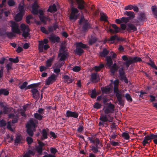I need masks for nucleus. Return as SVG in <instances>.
Listing matches in <instances>:
<instances>
[{
	"instance_id": "6",
	"label": "nucleus",
	"mask_w": 157,
	"mask_h": 157,
	"mask_svg": "<svg viewBox=\"0 0 157 157\" xmlns=\"http://www.w3.org/2000/svg\"><path fill=\"white\" fill-rule=\"evenodd\" d=\"M86 48V45L81 42L76 43V48L75 51V53L78 55H80L83 52V49Z\"/></svg>"
},
{
	"instance_id": "48",
	"label": "nucleus",
	"mask_w": 157,
	"mask_h": 157,
	"mask_svg": "<svg viewBox=\"0 0 157 157\" xmlns=\"http://www.w3.org/2000/svg\"><path fill=\"white\" fill-rule=\"evenodd\" d=\"M104 65L103 64H101L98 66L95 67H94V69L96 71H100L101 68L104 67Z\"/></svg>"
},
{
	"instance_id": "39",
	"label": "nucleus",
	"mask_w": 157,
	"mask_h": 157,
	"mask_svg": "<svg viewBox=\"0 0 157 157\" xmlns=\"http://www.w3.org/2000/svg\"><path fill=\"white\" fill-rule=\"evenodd\" d=\"M118 68V67L116 64L114 63L113 66L110 67V71L113 74Z\"/></svg>"
},
{
	"instance_id": "55",
	"label": "nucleus",
	"mask_w": 157,
	"mask_h": 157,
	"mask_svg": "<svg viewBox=\"0 0 157 157\" xmlns=\"http://www.w3.org/2000/svg\"><path fill=\"white\" fill-rule=\"evenodd\" d=\"M8 3L10 6H13L15 4V2L13 0H8Z\"/></svg>"
},
{
	"instance_id": "19",
	"label": "nucleus",
	"mask_w": 157,
	"mask_h": 157,
	"mask_svg": "<svg viewBox=\"0 0 157 157\" xmlns=\"http://www.w3.org/2000/svg\"><path fill=\"white\" fill-rule=\"evenodd\" d=\"M39 145L35 147V150L38 153L40 154L42 152V147L44 145V144L40 141H38Z\"/></svg>"
},
{
	"instance_id": "27",
	"label": "nucleus",
	"mask_w": 157,
	"mask_h": 157,
	"mask_svg": "<svg viewBox=\"0 0 157 157\" xmlns=\"http://www.w3.org/2000/svg\"><path fill=\"white\" fill-rule=\"evenodd\" d=\"M124 15L128 16L129 19H132L135 17V14L132 11H125L124 13Z\"/></svg>"
},
{
	"instance_id": "50",
	"label": "nucleus",
	"mask_w": 157,
	"mask_h": 157,
	"mask_svg": "<svg viewBox=\"0 0 157 157\" xmlns=\"http://www.w3.org/2000/svg\"><path fill=\"white\" fill-rule=\"evenodd\" d=\"M125 97L126 98L127 100L129 101V102H131L132 101V98L130 96V94H125Z\"/></svg>"
},
{
	"instance_id": "17",
	"label": "nucleus",
	"mask_w": 157,
	"mask_h": 157,
	"mask_svg": "<svg viewBox=\"0 0 157 157\" xmlns=\"http://www.w3.org/2000/svg\"><path fill=\"white\" fill-rule=\"evenodd\" d=\"M27 82H24L23 84L19 86V88L21 89H25V90L29 88H32L33 87H34L36 86V84H33L29 85L27 86Z\"/></svg>"
},
{
	"instance_id": "10",
	"label": "nucleus",
	"mask_w": 157,
	"mask_h": 157,
	"mask_svg": "<svg viewBox=\"0 0 157 157\" xmlns=\"http://www.w3.org/2000/svg\"><path fill=\"white\" fill-rule=\"evenodd\" d=\"M20 28L22 32V36L25 38L29 36V29L27 25L24 24H21L20 25Z\"/></svg>"
},
{
	"instance_id": "9",
	"label": "nucleus",
	"mask_w": 157,
	"mask_h": 157,
	"mask_svg": "<svg viewBox=\"0 0 157 157\" xmlns=\"http://www.w3.org/2000/svg\"><path fill=\"white\" fill-rule=\"evenodd\" d=\"M9 117L10 118H13V119L11 122L10 121L8 122L7 128L10 131H13V129L11 127V126H13V124L17 122V121L18 117L17 115L16 116H15L14 115L12 114H10L9 115Z\"/></svg>"
},
{
	"instance_id": "59",
	"label": "nucleus",
	"mask_w": 157,
	"mask_h": 157,
	"mask_svg": "<svg viewBox=\"0 0 157 157\" xmlns=\"http://www.w3.org/2000/svg\"><path fill=\"white\" fill-rule=\"evenodd\" d=\"M133 6L131 5H129L128 6L125 7L124 8V10H132V9Z\"/></svg>"
},
{
	"instance_id": "57",
	"label": "nucleus",
	"mask_w": 157,
	"mask_h": 157,
	"mask_svg": "<svg viewBox=\"0 0 157 157\" xmlns=\"http://www.w3.org/2000/svg\"><path fill=\"white\" fill-rule=\"evenodd\" d=\"M51 152L53 154H55L57 151V150L53 147H51L50 148Z\"/></svg>"
},
{
	"instance_id": "43",
	"label": "nucleus",
	"mask_w": 157,
	"mask_h": 157,
	"mask_svg": "<svg viewBox=\"0 0 157 157\" xmlns=\"http://www.w3.org/2000/svg\"><path fill=\"white\" fill-rule=\"evenodd\" d=\"M152 10L153 14L156 17H157V7L156 6H152L151 7Z\"/></svg>"
},
{
	"instance_id": "46",
	"label": "nucleus",
	"mask_w": 157,
	"mask_h": 157,
	"mask_svg": "<svg viewBox=\"0 0 157 157\" xmlns=\"http://www.w3.org/2000/svg\"><path fill=\"white\" fill-rule=\"evenodd\" d=\"M34 116L36 119L39 120H41L43 117V115H41V114H39L38 113H35Z\"/></svg>"
},
{
	"instance_id": "3",
	"label": "nucleus",
	"mask_w": 157,
	"mask_h": 157,
	"mask_svg": "<svg viewBox=\"0 0 157 157\" xmlns=\"http://www.w3.org/2000/svg\"><path fill=\"white\" fill-rule=\"evenodd\" d=\"M122 59L124 61H126L123 64L125 65L126 67L128 68L129 65L132 63H135L142 61V59L140 57L137 56L132 57L124 55L122 56Z\"/></svg>"
},
{
	"instance_id": "40",
	"label": "nucleus",
	"mask_w": 157,
	"mask_h": 157,
	"mask_svg": "<svg viewBox=\"0 0 157 157\" xmlns=\"http://www.w3.org/2000/svg\"><path fill=\"white\" fill-rule=\"evenodd\" d=\"M108 53V51L106 49H104L102 52L100 53V56L101 57H105L106 56Z\"/></svg>"
},
{
	"instance_id": "24",
	"label": "nucleus",
	"mask_w": 157,
	"mask_h": 157,
	"mask_svg": "<svg viewBox=\"0 0 157 157\" xmlns=\"http://www.w3.org/2000/svg\"><path fill=\"white\" fill-rule=\"evenodd\" d=\"M151 138L149 135H147L145 136L142 142V144L144 146H145L146 145H148L150 142L151 141Z\"/></svg>"
},
{
	"instance_id": "41",
	"label": "nucleus",
	"mask_w": 157,
	"mask_h": 157,
	"mask_svg": "<svg viewBox=\"0 0 157 157\" xmlns=\"http://www.w3.org/2000/svg\"><path fill=\"white\" fill-rule=\"evenodd\" d=\"M112 87L111 86L106 87L103 89L102 90L103 92L105 93H108L111 90H112Z\"/></svg>"
},
{
	"instance_id": "7",
	"label": "nucleus",
	"mask_w": 157,
	"mask_h": 157,
	"mask_svg": "<svg viewBox=\"0 0 157 157\" xmlns=\"http://www.w3.org/2000/svg\"><path fill=\"white\" fill-rule=\"evenodd\" d=\"M48 41V39H44L43 41H39L38 49L40 52H43L44 49L47 50L49 48V45L47 44Z\"/></svg>"
},
{
	"instance_id": "62",
	"label": "nucleus",
	"mask_w": 157,
	"mask_h": 157,
	"mask_svg": "<svg viewBox=\"0 0 157 157\" xmlns=\"http://www.w3.org/2000/svg\"><path fill=\"white\" fill-rule=\"evenodd\" d=\"M53 68L54 69V72L57 75H58L59 72H60V69L59 68H56L55 67H53Z\"/></svg>"
},
{
	"instance_id": "26",
	"label": "nucleus",
	"mask_w": 157,
	"mask_h": 157,
	"mask_svg": "<svg viewBox=\"0 0 157 157\" xmlns=\"http://www.w3.org/2000/svg\"><path fill=\"white\" fill-rule=\"evenodd\" d=\"M64 82L67 84L71 83L72 81V79L67 75H63V77Z\"/></svg>"
},
{
	"instance_id": "15",
	"label": "nucleus",
	"mask_w": 157,
	"mask_h": 157,
	"mask_svg": "<svg viewBox=\"0 0 157 157\" xmlns=\"http://www.w3.org/2000/svg\"><path fill=\"white\" fill-rule=\"evenodd\" d=\"M57 75L54 74H52L48 77L45 81V85H49L54 82L56 80Z\"/></svg>"
},
{
	"instance_id": "58",
	"label": "nucleus",
	"mask_w": 157,
	"mask_h": 157,
	"mask_svg": "<svg viewBox=\"0 0 157 157\" xmlns=\"http://www.w3.org/2000/svg\"><path fill=\"white\" fill-rule=\"evenodd\" d=\"M26 140L29 144H31L33 142L32 138L29 137H28L26 138Z\"/></svg>"
},
{
	"instance_id": "52",
	"label": "nucleus",
	"mask_w": 157,
	"mask_h": 157,
	"mask_svg": "<svg viewBox=\"0 0 157 157\" xmlns=\"http://www.w3.org/2000/svg\"><path fill=\"white\" fill-rule=\"evenodd\" d=\"M9 60L11 62H13L15 63H17L19 61L18 58L17 57L15 59L10 58L9 59Z\"/></svg>"
},
{
	"instance_id": "35",
	"label": "nucleus",
	"mask_w": 157,
	"mask_h": 157,
	"mask_svg": "<svg viewBox=\"0 0 157 157\" xmlns=\"http://www.w3.org/2000/svg\"><path fill=\"white\" fill-rule=\"evenodd\" d=\"M97 40V38L94 36H91L90 38L89 41V43L90 44H93Z\"/></svg>"
},
{
	"instance_id": "30",
	"label": "nucleus",
	"mask_w": 157,
	"mask_h": 157,
	"mask_svg": "<svg viewBox=\"0 0 157 157\" xmlns=\"http://www.w3.org/2000/svg\"><path fill=\"white\" fill-rule=\"evenodd\" d=\"M146 21L145 15L144 13H140L139 15L138 18V21L140 22H143Z\"/></svg>"
},
{
	"instance_id": "49",
	"label": "nucleus",
	"mask_w": 157,
	"mask_h": 157,
	"mask_svg": "<svg viewBox=\"0 0 157 157\" xmlns=\"http://www.w3.org/2000/svg\"><path fill=\"white\" fill-rule=\"evenodd\" d=\"M122 136L124 139L128 140L129 138V136L127 132H124L122 134Z\"/></svg>"
},
{
	"instance_id": "47",
	"label": "nucleus",
	"mask_w": 157,
	"mask_h": 157,
	"mask_svg": "<svg viewBox=\"0 0 157 157\" xmlns=\"http://www.w3.org/2000/svg\"><path fill=\"white\" fill-rule=\"evenodd\" d=\"M47 138V133L45 129H43L42 130V140H44L46 139Z\"/></svg>"
},
{
	"instance_id": "42",
	"label": "nucleus",
	"mask_w": 157,
	"mask_h": 157,
	"mask_svg": "<svg viewBox=\"0 0 157 157\" xmlns=\"http://www.w3.org/2000/svg\"><path fill=\"white\" fill-rule=\"evenodd\" d=\"M111 133H112L109 135V139L110 140H111L112 139H115L117 136V133L115 131Z\"/></svg>"
},
{
	"instance_id": "12",
	"label": "nucleus",
	"mask_w": 157,
	"mask_h": 157,
	"mask_svg": "<svg viewBox=\"0 0 157 157\" xmlns=\"http://www.w3.org/2000/svg\"><path fill=\"white\" fill-rule=\"evenodd\" d=\"M60 53L59 54L58 56L60 57V60H63L65 59L67 56V52L65 50L64 46H61V48L59 50Z\"/></svg>"
},
{
	"instance_id": "22",
	"label": "nucleus",
	"mask_w": 157,
	"mask_h": 157,
	"mask_svg": "<svg viewBox=\"0 0 157 157\" xmlns=\"http://www.w3.org/2000/svg\"><path fill=\"white\" fill-rule=\"evenodd\" d=\"M49 40L52 43H55L56 42H58L59 40V38L58 36H56L53 34L50 35L48 37Z\"/></svg>"
},
{
	"instance_id": "25",
	"label": "nucleus",
	"mask_w": 157,
	"mask_h": 157,
	"mask_svg": "<svg viewBox=\"0 0 157 157\" xmlns=\"http://www.w3.org/2000/svg\"><path fill=\"white\" fill-rule=\"evenodd\" d=\"M91 81L96 82H98L99 78L96 73H93L91 76Z\"/></svg>"
},
{
	"instance_id": "21",
	"label": "nucleus",
	"mask_w": 157,
	"mask_h": 157,
	"mask_svg": "<svg viewBox=\"0 0 157 157\" xmlns=\"http://www.w3.org/2000/svg\"><path fill=\"white\" fill-rule=\"evenodd\" d=\"M124 70L123 68H122L119 69V73L120 75L121 78L124 80V82L126 83H128V81L125 75Z\"/></svg>"
},
{
	"instance_id": "11",
	"label": "nucleus",
	"mask_w": 157,
	"mask_h": 157,
	"mask_svg": "<svg viewBox=\"0 0 157 157\" xmlns=\"http://www.w3.org/2000/svg\"><path fill=\"white\" fill-rule=\"evenodd\" d=\"M9 23L11 27L13 33L17 34L21 33L19 28V25L17 23L13 21H10Z\"/></svg>"
},
{
	"instance_id": "51",
	"label": "nucleus",
	"mask_w": 157,
	"mask_h": 157,
	"mask_svg": "<svg viewBox=\"0 0 157 157\" xmlns=\"http://www.w3.org/2000/svg\"><path fill=\"white\" fill-rule=\"evenodd\" d=\"M122 23H127L128 22L129 19L128 17H122L121 18Z\"/></svg>"
},
{
	"instance_id": "64",
	"label": "nucleus",
	"mask_w": 157,
	"mask_h": 157,
	"mask_svg": "<svg viewBox=\"0 0 157 157\" xmlns=\"http://www.w3.org/2000/svg\"><path fill=\"white\" fill-rule=\"evenodd\" d=\"M150 138H151V140L154 139H155L157 138V135H154L153 134H151L150 135H149Z\"/></svg>"
},
{
	"instance_id": "23",
	"label": "nucleus",
	"mask_w": 157,
	"mask_h": 157,
	"mask_svg": "<svg viewBox=\"0 0 157 157\" xmlns=\"http://www.w3.org/2000/svg\"><path fill=\"white\" fill-rule=\"evenodd\" d=\"M112 27L114 29V30L112 29L109 28L108 29V31L112 33H118L120 30V29L116 25L113 24L111 25Z\"/></svg>"
},
{
	"instance_id": "31",
	"label": "nucleus",
	"mask_w": 157,
	"mask_h": 157,
	"mask_svg": "<svg viewBox=\"0 0 157 157\" xmlns=\"http://www.w3.org/2000/svg\"><path fill=\"white\" fill-rule=\"evenodd\" d=\"M34 153L33 151L28 150L24 155L23 157H31L32 155H34Z\"/></svg>"
},
{
	"instance_id": "1",
	"label": "nucleus",
	"mask_w": 157,
	"mask_h": 157,
	"mask_svg": "<svg viewBox=\"0 0 157 157\" xmlns=\"http://www.w3.org/2000/svg\"><path fill=\"white\" fill-rule=\"evenodd\" d=\"M114 91L116 94V96L118 101V104L123 106L124 102L122 98L124 96V94L122 93V91L119 90L118 88L119 81L117 80H116L113 82Z\"/></svg>"
},
{
	"instance_id": "28",
	"label": "nucleus",
	"mask_w": 157,
	"mask_h": 157,
	"mask_svg": "<svg viewBox=\"0 0 157 157\" xmlns=\"http://www.w3.org/2000/svg\"><path fill=\"white\" fill-rule=\"evenodd\" d=\"M127 29L128 30H132L133 31H134L136 30V28L134 25L131 23H129L127 24Z\"/></svg>"
},
{
	"instance_id": "61",
	"label": "nucleus",
	"mask_w": 157,
	"mask_h": 157,
	"mask_svg": "<svg viewBox=\"0 0 157 157\" xmlns=\"http://www.w3.org/2000/svg\"><path fill=\"white\" fill-rule=\"evenodd\" d=\"M101 104H100L98 103H95L94 106V108L98 109L101 107Z\"/></svg>"
},
{
	"instance_id": "56",
	"label": "nucleus",
	"mask_w": 157,
	"mask_h": 157,
	"mask_svg": "<svg viewBox=\"0 0 157 157\" xmlns=\"http://www.w3.org/2000/svg\"><path fill=\"white\" fill-rule=\"evenodd\" d=\"M6 123L4 120H2L0 122V126L1 127H3L6 126Z\"/></svg>"
},
{
	"instance_id": "53",
	"label": "nucleus",
	"mask_w": 157,
	"mask_h": 157,
	"mask_svg": "<svg viewBox=\"0 0 157 157\" xmlns=\"http://www.w3.org/2000/svg\"><path fill=\"white\" fill-rule=\"evenodd\" d=\"M40 30L43 33L46 34H48L49 33L48 31L46 30L45 28L44 27H41L40 28Z\"/></svg>"
},
{
	"instance_id": "45",
	"label": "nucleus",
	"mask_w": 157,
	"mask_h": 157,
	"mask_svg": "<svg viewBox=\"0 0 157 157\" xmlns=\"http://www.w3.org/2000/svg\"><path fill=\"white\" fill-rule=\"evenodd\" d=\"M21 136L20 135H17L16 137L14 142L15 143H20L21 142Z\"/></svg>"
},
{
	"instance_id": "14",
	"label": "nucleus",
	"mask_w": 157,
	"mask_h": 157,
	"mask_svg": "<svg viewBox=\"0 0 157 157\" xmlns=\"http://www.w3.org/2000/svg\"><path fill=\"white\" fill-rule=\"evenodd\" d=\"M71 12L70 16V19L76 20L77 17L79 15L78 14V11L76 8L72 7L71 9Z\"/></svg>"
},
{
	"instance_id": "60",
	"label": "nucleus",
	"mask_w": 157,
	"mask_h": 157,
	"mask_svg": "<svg viewBox=\"0 0 157 157\" xmlns=\"http://www.w3.org/2000/svg\"><path fill=\"white\" fill-rule=\"evenodd\" d=\"M81 69L80 67L79 66H75L72 69L74 71L78 72Z\"/></svg>"
},
{
	"instance_id": "4",
	"label": "nucleus",
	"mask_w": 157,
	"mask_h": 157,
	"mask_svg": "<svg viewBox=\"0 0 157 157\" xmlns=\"http://www.w3.org/2000/svg\"><path fill=\"white\" fill-rule=\"evenodd\" d=\"M37 121L33 119H30L26 125L27 128V132L29 135L32 136L33 131L35 130V128L37 124Z\"/></svg>"
},
{
	"instance_id": "44",
	"label": "nucleus",
	"mask_w": 157,
	"mask_h": 157,
	"mask_svg": "<svg viewBox=\"0 0 157 157\" xmlns=\"http://www.w3.org/2000/svg\"><path fill=\"white\" fill-rule=\"evenodd\" d=\"M9 91L5 89H1L0 90V94H3L5 95H7L9 94Z\"/></svg>"
},
{
	"instance_id": "37",
	"label": "nucleus",
	"mask_w": 157,
	"mask_h": 157,
	"mask_svg": "<svg viewBox=\"0 0 157 157\" xmlns=\"http://www.w3.org/2000/svg\"><path fill=\"white\" fill-rule=\"evenodd\" d=\"M56 8L55 4H53L52 6H50L48 9V11L51 12H55L56 11Z\"/></svg>"
},
{
	"instance_id": "54",
	"label": "nucleus",
	"mask_w": 157,
	"mask_h": 157,
	"mask_svg": "<svg viewBox=\"0 0 157 157\" xmlns=\"http://www.w3.org/2000/svg\"><path fill=\"white\" fill-rule=\"evenodd\" d=\"M97 95L96 92L95 90L92 91L91 97L92 98H95Z\"/></svg>"
},
{
	"instance_id": "34",
	"label": "nucleus",
	"mask_w": 157,
	"mask_h": 157,
	"mask_svg": "<svg viewBox=\"0 0 157 157\" xmlns=\"http://www.w3.org/2000/svg\"><path fill=\"white\" fill-rule=\"evenodd\" d=\"M107 64V66L110 67L112 64L113 61L110 56H107L106 57Z\"/></svg>"
},
{
	"instance_id": "18",
	"label": "nucleus",
	"mask_w": 157,
	"mask_h": 157,
	"mask_svg": "<svg viewBox=\"0 0 157 157\" xmlns=\"http://www.w3.org/2000/svg\"><path fill=\"white\" fill-rule=\"evenodd\" d=\"M78 114L77 112L68 110L66 112V116L67 117H73L77 118L78 117Z\"/></svg>"
},
{
	"instance_id": "16",
	"label": "nucleus",
	"mask_w": 157,
	"mask_h": 157,
	"mask_svg": "<svg viewBox=\"0 0 157 157\" xmlns=\"http://www.w3.org/2000/svg\"><path fill=\"white\" fill-rule=\"evenodd\" d=\"M113 117L109 115H101L100 116V119L101 121L103 122H106L109 121L112 122Z\"/></svg>"
},
{
	"instance_id": "20",
	"label": "nucleus",
	"mask_w": 157,
	"mask_h": 157,
	"mask_svg": "<svg viewBox=\"0 0 157 157\" xmlns=\"http://www.w3.org/2000/svg\"><path fill=\"white\" fill-rule=\"evenodd\" d=\"M31 91L33 98L36 99H38L40 97V93L38 90L36 88H33L31 89Z\"/></svg>"
},
{
	"instance_id": "5",
	"label": "nucleus",
	"mask_w": 157,
	"mask_h": 157,
	"mask_svg": "<svg viewBox=\"0 0 157 157\" xmlns=\"http://www.w3.org/2000/svg\"><path fill=\"white\" fill-rule=\"evenodd\" d=\"M90 140L91 143L94 144V145H92L91 150L94 153H97L99 151L98 149L101 148L100 146L101 145V144L100 143L99 140L97 138H90Z\"/></svg>"
},
{
	"instance_id": "2",
	"label": "nucleus",
	"mask_w": 157,
	"mask_h": 157,
	"mask_svg": "<svg viewBox=\"0 0 157 157\" xmlns=\"http://www.w3.org/2000/svg\"><path fill=\"white\" fill-rule=\"evenodd\" d=\"M39 7V6L37 4L36 2H35L32 6V13L34 14H37L39 13V16L40 20L41 21L45 22L48 20V18L44 16L43 12L42 10H38Z\"/></svg>"
},
{
	"instance_id": "38",
	"label": "nucleus",
	"mask_w": 157,
	"mask_h": 157,
	"mask_svg": "<svg viewBox=\"0 0 157 157\" xmlns=\"http://www.w3.org/2000/svg\"><path fill=\"white\" fill-rule=\"evenodd\" d=\"M100 19L101 21H105L107 20V17L104 13L102 12L100 13Z\"/></svg>"
},
{
	"instance_id": "29",
	"label": "nucleus",
	"mask_w": 157,
	"mask_h": 157,
	"mask_svg": "<svg viewBox=\"0 0 157 157\" xmlns=\"http://www.w3.org/2000/svg\"><path fill=\"white\" fill-rule=\"evenodd\" d=\"M54 58L55 57L53 56L52 57L50 58L46 61V66L48 67L51 66Z\"/></svg>"
},
{
	"instance_id": "33",
	"label": "nucleus",
	"mask_w": 157,
	"mask_h": 157,
	"mask_svg": "<svg viewBox=\"0 0 157 157\" xmlns=\"http://www.w3.org/2000/svg\"><path fill=\"white\" fill-rule=\"evenodd\" d=\"M117 38V37L116 35L112 36L108 40V42L109 44H113L114 43V41Z\"/></svg>"
},
{
	"instance_id": "13",
	"label": "nucleus",
	"mask_w": 157,
	"mask_h": 157,
	"mask_svg": "<svg viewBox=\"0 0 157 157\" xmlns=\"http://www.w3.org/2000/svg\"><path fill=\"white\" fill-rule=\"evenodd\" d=\"M114 109V105L109 103L107 106L105 108L104 112L106 114L109 115L111 116V114L113 113Z\"/></svg>"
},
{
	"instance_id": "8",
	"label": "nucleus",
	"mask_w": 157,
	"mask_h": 157,
	"mask_svg": "<svg viewBox=\"0 0 157 157\" xmlns=\"http://www.w3.org/2000/svg\"><path fill=\"white\" fill-rule=\"evenodd\" d=\"M19 13L14 18L16 21H19L21 20L23 15L24 13L25 9L24 5L19 6L18 8Z\"/></svg>"
},
{
	"instance_id": "36",
	"label": "nucleus",
	"mask_w": 157,
	"mask_h": 157,
	"mask_svg": "<svg viewBox=\"0 0 157 157\" xmlns=\"http://www.w3.org/2000/svg\"><path fill=\"white\" fill-rule=\"evenodd\" d=\"M2 35H6L8 38H11L15 36L14 34L11 32H6L4 33V34H2Z\"/></svg>"
},
{
	"instance_id": "63",
	"label": "nucleus",
	"mask_w": 157,
	"mask_h": 157,
	"mask_svg": "<svg viewBox=\"0 0 157 157\" xmlns=\"http://www.w3.org/2000/svg\"><path fill=\"white\" fill-rule=\"evenodd\" d=\"M48 67L46 66L45 67L41 66L40 67V71L41 72H42L43 71L45 70L48 68Z\"/></svg>"
},
{
	"instance_id": "32",
	"label": "nucleus",
	"mask_w": 157,
	"mask_h": 157,
	"mask_svg": "<svg viewBox=\"0 0 157 157\" xmlns=\"http://www.w3.org/2000/svg\"><path fill=\"white\" fill-rule=\"evenodd\" d=\"M78 4V8L80 9H82L84 8V2L83 0H76Z\"/></svg>"
}]
</instances>
